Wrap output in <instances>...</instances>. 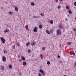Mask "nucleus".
<instances>
[{
	"instance_id": "43",
	"label": "nucleus",
	"mask_w": 76,
	"mask_h": 76,
	"mask_svg": "<svg viewBox=\"0 0 76 76\" xmlns=\"http://www.w3.org/2000/svg\"><path fill=\"white\" fill-rule=\"evenodd\" d=\"M65 20H66V21H68V20H67V19L66 18V19H65Z\"/></svg>"
},
{
	"instance_id": "29",
	"label": "nucleus",
	"mask_w": 76,
	"mask_h": 76,
	"mask_svg": "<svg viewBox=\"0 0 76 76\" xmlns=\"http://www.w3.org/2000/svg\"><path fill=\"white\" fill-rule=\"evenodd\" d=\"M50 24H53V20H51L50 21Z\"/></svg>"
},
{
	"instance_id": "42",
	"label": "nucleus",
	"mask_w": 76,
	"mask_h": 76,
	"mask_svg": "<svg viewBox=\"0 0 76 76\" xmlns=\"http://www.w3.org/2000/svg\"><path fill=\"white\" fill-rule=\"evenodd\" d=\"M42 75H44V72H42Z\"/></svg>"
},
{
	"instance_id": "38",
	"label": "nucleus",
	"mask_w": 76,
	"mask_h": 76,
	"mask_svg": "<svg viewBox=\"0 0 76 76\" xmlns=\"http://www.w3.org/2000/svg\"><path fill=\"white\" fill-rule=\"evenodd\" d=\"M55 1L56 3H57V2L58 1V0H55Z\"/></svg>"
},
{
	"instance_id": "26",
	"label": "nucleus",
	"mask_w": 76,
	"mask_h": 76,
	"mask_svg": "<svg viewBox=\"0 0 76 76\" xmlns=\"http://www.w3.org/2000/svg\"><path fill=\"white\" fill-rule=\"evenodd\" d=\"M47 64H48V65H50V62L49 61H48L47 62Z\"/></svg>"
},
{
	"instance_id": "53",
	"label": "nucleus",
	"mask_w": 76,
	"mask_h": 76,
	"mask_svg": "<svg viewBox=\"0 0 76 76\" xmlns=\"http://www.w3.org/2000/svg\"><path fill=\"white\" fill-rule=\"evenodd\" d=\"M64 76H66V75H64Z\"/></svg>"
},
{
	"instance_id": "5",
	"label": "nucleus",
	"mask_w": 76,
	"mask_h": 76,
	"mask_svg": "<svg viewBox=\"0 0 76 76\" xmlns=\"http://www.w3.org/2000/svg\"><path fill=\"white\" fill-rule=\"evenodd\" d=\"M25 28L26 30H27L28 31H29V28H28V25H26L25 26Z\"/></svg>"
},
{
	"instance_id": "1",
	"label": "nucleus",
	"mask_w": 76,
	"mask_h": 76,
	"mask_svg": "<svg viewBox=\"0 0 76 76\" xmlns=\"http://www.w3.org/2000/svg\"><path fill=\"white\" fill-rule=\"evenodd\" d=\"M56 32V35H60L61 34V31L60 30V29H57Z\"/></svg>"
},
{
	"instance_id": "4",
	"label": "nucleus",
	"mask_w": 76,
	"mask_h": 76,
	"mask_svg": "<svg viewBox=\"0 0 76 76\" xmlns=\"http://www.w3.org/2000/svg\"><path fill=\"white\" fill-rule=\"evenodd\" d=\"M2 61H3L4 62H5V61H6V57L5 56L2 57Z\"/></svg>"
},
{
	"instance_id": "12",
	"label": "nucleus",
	"mask_w": 76,
	"mask_h": 76,
	"mask_svg": "<svg viewBox=\"0 0 76 76\" xmlns=\"http://www.w3.org/2000/svg\"><path fill=\"white\" fill-rule=\"evenodd\" d=\"M59 28H60V29H62L63 28V26L62 25H59Z\"/></svg>"
},
{
	"instance_id": "31",
	"label": "nucleus",
	"mask_w": 76,
	"mask_h": 76,
	"mask_svg": "<svg viewBox=\"0 0 76 76\" xmlns=\"http://www.w3.org/2000/svg\"><path fill=\"white\" fill-rule=\"evenodd\" d=\"M61 7V6H60V5L58 6L57 7L58 9H60Z\"/></svg>"
},
{
	"instance_id": "33",
	"label": "nucleus",
	"mask_w": 76,
	"mask_h": 76,
	"mask_svg": "<svg viewBox=\"0 0 76 76\" xmlns=\"http://www.w3.org/2000/svg\"><path fill=\"white\" fill-rule=\"evenodd\" d=\"M58 62L59 63H61H61H62V61H59Z\"/></svg>"
},
{
	"instance_id": "32",
	"label": "nucleus",
	"mask_w": 76,
	"mask_h": 76,
	"mask_svg": "<svg viewBox=\"0 0 76 76\" xmlns=\"http://www.w3.org/2000/svg\"><path fill=\"white\" fill-rule=\"evenodd\" d=\"M38 75L39 76H42V75L41 74V73H39Z\"/></svg>"
},
{
	"instance_id": "21",
	"label": "nucleus",
	"mask_w": 76,
	"mask_h": 76,
	"mask_svg": "<svg viewBox=\"0 0 76 76\" xmlns=\"http://www.w3.org/2000/svg\"><path fill=\"white\" fill-rule=\"evenodd\" d=\"M67 44H68V45H70L71 44H72V42H68Z\"/></svg>"
},
{
	"instance_id": "10",
	"label": "nucleus",
	"mask_w": 76,
	"mask_h": 76,
	"mask_svg": "<svg viewBox=\"0 0 76 76\" xmlns=\"http://www.w3.org/2000/svg\"><path fill=\"white\" fill-rule=\"evenodd\" d=\"M27 64L26 63V62H24L23 63V66H26V65Z\"/></svg>"
},
{
	"instance_id": "41",
	"label": "nucleus",
	"mask_w": 76,
	"mask_h": 76,
	"mask_svg": "<svg viewBox=\"0 0 76 76\" xmlns=\"http://www.w3.org/2000/svg\"><path fill=\"white\" fill-rule=\"evenodd\" d=\"M58 58H60V56L59 55H58Z\"/></svg>"
},
{
	"instance_id": "40",
	"label": "nucleus",
	"mask_w": 76,
	"mask_h": 76,
	"mask_svg": "<svg viewBox=\"0 0 76 76\" xmlns=\"http://www.w3.org/2000/svg\"><path fill=\"white\" fill-rule=\"evenodd\" d=\"M45 48L44 47L43 48H42L43 50H45Z\"/></svg>"
},
{
	"instance_id": "20",
	"label": "nucleus",
	"mask_w": 76,
	"mask_h": 76,
	"mask_svg": "<svg viewBox=\"0 0 76 76\" xmlns=\"http://www.w3.org/2000/svg\"><path fill=\"white\" fill-rule=\"evenodd\" d=\"M28 53H31V50L30 49L28 50Z\"/></svg>"
},
{
	"instance_id": "16",
	"label": "nucleus",
	"mask_w": 76,
	"mask_h": 76,
	"mask_svg": "<svg viewBox=\"0 0 76 76\" xmlns=\"http://www.w3.org/2000/svg\"><path fill=\"white\" fill-rule=\"evenodd\" d=\"M68 13L69 14H72V11H71V10H69L68 11Z\"/></svg>"
},
{
	"instance_id": "28",
	"label": "nucleus",
	"mask_w": 76,
	"mask_h": 76,
	"mask_svg": "<svg viewBox=\"0 0 76 76\" xmlns=\"http://www.w3.org/2000/svg\"><path fill=\"white\" fill-rule=\"evenodd\" d=\"M40 15L41 16H44V14L43 13H41L40 14Z\"/></svg>"
},
{
	"instance_id": "45",
	"label": "nucleus",
	"mask_w": 76,
	"mask_h": 76,
	"mask_svg": "<svg viewBox=\"0 0 76 76\" xmlns=\"http://www.w3.org/2000/svg\"><path fill=\"white\" fill-rule=\"evenodd\" d=\"M19 74L20 75H22V73L20 72V73H19Z\"/></svg>"
},
{
	"instance_id": "47",
	"label": "nucleus",
	"mask_w": 76,
	"mask_h": 76,
	"mask_svg": "<svg viewBox=\"0 0 76 76\" xmlns=\"http://www.w3.org/2000/svg\"><path fill=\"white\" fill-rule=\"evenodd\" d=\"M60 47H61V44L60 45Z\"/></svg>"
},
{
	"instance_id": "11",
	"label": "nucleus",
	"mask_w": 76,
	"mask_h": 76,
	"mask_svg": "<svg viewBox=\"0 0 76 76\" xmlns=\"http://www.w3.org/2000/svg\"><path fill=\"white\" fill-rule=\"evenodd\" d=\"M15 10L16 11H17V12H18V7H15Z\"/></svg>"
},
{
	"instance_id": "23",
	"label": "nucleus",
	"mask_w": 76,
	"mask_h": 76,
	"mask_svg": "<svg viewBox=\"0 0 76 76\" xmlns=\"http://www.w3.org/2000/svg\"><path fill=\"white\" fill-rule=\"evenodd\" d=\"M40 56L42 59L43 58V56H42V55H40Z\"/></svg>"
},
{
	"instance_id": "50",
	"label": "nucleus",
	"mask_w": 76,
	"mask_h": 76,
	"mask_svg": "<svg viewBox=\"0 0 76 76\" xmlns=\"http://www.w3.org/2000/svg\"><path fill=\"white\" fill-rule=\"evenodd\" d=\"M18 58H20V57H19V56H18Z\"/></svg>"
},
{
	"instance_id": "36",
	"label": "nucleus",
	"mask_w": 76,
	"mask_h": 76,
	"mask_svg": "<svg viewBox=\"0 0 76 76\" xmlns=\"http://www.w3.org/2000/svg\"><path fill=\"white\" fill-rule=\"evenodd\" d=\"M12 48H13V49H15V46H14V45L13 46Z\"/></svg>"
},
{
	"instance_id": "48",
	"label": "nucleus",
	"mask_w": 76,
	"mask_h": 76,
	"mask_svg": "<svg viewBox=\"0 0 76 76\" xmlns=\"http://www.w3.org/2000/svg\"><path fill=\"white\" fill-rule=\"evenodd\" d=\"M1 9H2V10H3V8L2 7V8H1Z\"/></svg>"
},
{
	"instance_id": "6",
	"label": "nucleus",
	"mask_w": 76,
	"mask_h": 76,
	"mask_svg": "<svg viewBox=\"0 0 76 76\" xmlns=\"http://www.w3.org/2000/svg\"><path fill=\"white\" fill-rule=\"evenodd\" d=\"M53 28H51L50 30V32L51 34L53 33Z\"/></svg>"
},
{
	"instance_id": "51",
	"label": "nucleus",
	"mask_w": 76,
	"mask_h": 76,
	"mask_svg": "<svg viewBox=\"0 0 76 76\" xmlns=\"http://www.w3.org/2000/svg\"><path fill=\"white\" fill-rule=\"evenodd\" d=\"M63 53H64V54H65V53H64V52Z\"/></svg>"
},
{
	"instance_id": "52",
	"label": "nucleus",
	"mask_w": 76,
	"mask_h": 76,
	"mask_svg": "<svg viewBox=\"0 0 76 76\" xmlns=\"http://www.w3.org/2000/svg\"><path fill=\"white\" fill-rule=\"evenodd\" d=\"M68 16H69V15H67Z\"/></svg>"
},
{
	"instance_id": "2",
	"label": "nucleus",
	"mask_w": 76,
	"mask_h": 76,
	"mask_svg": "<svg viewBox=\"0 0 76 76\" xmlns=\"http://www.w3.org/2000/svg\"><path fill=\"white\" fill-rule=\"evenodd\" d=\"M1 39V41L3 44H5L6 42V40L5 39H4V37H0Z\"/></svg>"
},
{
	"instance_id": "25",
	"label": "nucleus",
	"mask_w": 76,
	"mask_h": 76,
	"mask_svg": "<svg viewBox=\"0 0 76 76\" xmlns=\"http://www.w3.org/2000/svg\"><path fill=\"white\" fill-rule=\"evenodd\" d=\"M71 54H73V56H75V53L74 52H73V51H72V52H71Z\"/></svg>"
},
{
	"instance_id": "54",
	"label": "nucleus",
	"mask_w": 76,
	"mask_h": 76,
	"mask_svg": "<svg viewBox=\"0 0 76 76\" xmlns=\"http://www.w3.org/2000/svg\"><path fill=\"white\" fill-rule=\"evenodd\" d=\"M75 35H76V34H75Z\"/></svg>"
},
{
	"instance_id": "18",
	"label": "nucleus",
	"mask_w": 76,
	"mask_h": 76,
	"mask_svg": "<svg viewBox=\"0 0 76 76\" xmlns=\"http://www.w3.org/2000/svg\"><path fill=\"white\" fill-rule=\"evenodd\" d=\"M39 28L40 29H41L42 28V25H40L39 26Z\"/></svg>"
},
{
	"instance_id": "17",
	"label": "nucleus",
	"mask_w": 76,
	"mask_h": 76,
	"mask_svg": "<svg viewBox=\"0 0 76 76\" xmlns=\"http://www.w3.org/2000/svg\"><path fill=\"white\" fill-rule=\"evenodd\" d=\"M39 72H40V73H43L44 72V71L42 69H40L39 70Z\"/></svg>"
},
{
	"instance_id": "49",
	"label": "nucleus",
	"mask_w": 76,
	"mask_h": 76,
	"mask_svg": "<svg viewBox=\"0 0 76 76\" xmlns=\"http://www.w3.org/2000/svg\"><path fill=\"white\" fill-rule=\"evenodd\" d=\"M60 1H63V0H60Z\"/></svg>"
},
{
	"instance_id": "46",
	"label": "nucleus",
	"mask_w": 76,
	"mask_h": 76,
	"mask_svg": "<svg viewBox=\"0 0 76 76\" xmlns=\"http://www.w3.org/2000/svg\"><path fill=\"white\" fill-rule=\"evenodd\" d=\"M4 53H6V51H5V50H4Z\"/></svg>"
},
{
	"instance_id": "14",
	"label": "nucleus",
	"mask_w": 76,
	"mask_h": 76,
	"mask_svg": "<svg viewBox=\"0 0 76 76\" xmlns=\"http://www.w3.org/2000/svg\"><path fill=\"white\" fill-rule=\"evenodd\" d=\"M30 44V42H28V43H27L26 44V45L27 46V47H29V44Z\"/></svg>"
},
{
	"instance_id": "8",
	"label": "nucleus",
	"mask_w": 76,
	"mask_h": 76,
	"mask_svg": "<svg viewBox=\"0 0 76 76\" xmlns=\"http://www.w3.org/2000/svg\"><path fill=\"white\" fill-rule=\"evenodd\" d=\"M46 33H47V34H48V35H50V31H48V30H46Z\"/></svg>"
},
{
	"instance_id": "37",
	"label": "nucleus",
	"mask_w": 76,
	"mask_h": 76,
	"mask_svg": "<svg viewBox=\"0 0 76 76\" xmlns=\"http://www.w3.org/2000/svg\"><path fill=\"white\" fill-rule=\"evenodd\" d=\"M21 61H22V60H21V59H20L19 60V62H20Z\"/></svg>"
},
{
	"instance_id": "3",
	"label": "nucleus",
	"mask_w": 76,
	"mask_h": 76,
	"mask_svg": "<svg viewBox=\"0 0 76 76\" xmlns=\"http://www.w3.org/2000/svg\"><path fill=\"white\" fill-rule=\"evenodd\" d=\"M37 30H38V27H36L34 28L33 31L34 32H37Z\"/></svg>"
},
{
	"instance_id": "22",
	"label": "nucleus",
	"mask_w": 76,
	"mask_h": 76,
	"mask_svg": "<svg viewBox=\"0 0 76 76\" xmlns=\"http://www.w3.org/2000/svg\"><path fill=\"white\" fill-rule=\"evenodd\" d=\"M9 13L10 15H12V14L13 13V12H9Z\"/></svg>"
},
{
	"instance_id": "24",
	"label": "nucleus",
	"mask_w": 76,
	"mask_h": 76,
	"mask_svg": "<svg viewBox=\"0 0 76 76\" xmlns=\"http://www.w3.org/2000/svg\"><path fill=\"white\" fill-rule=\"evenodd\" d=\"M31 4V6H34V5H35V3L34 2H32Z\"/></svg>"
},
{
	"instance_id": "13",
	"label": "nucleus",
	"mask_w": 76,
	"mask_h": 76,
	"mask_svg": "<svg viewBox=\"0 0 76 76\" xmlns=\"http://www.w3.org/2000/svg\"><path fill=\"white\" fill-rule=\"evenodd\" d=\"M9 32V30L6 29L4 31V33H6L7 32Z\"/></svg>"
},
{
	"instance_id": "55",
	"label": "nucleus",
	"mask_w": 76,
	"mask_h": 76,
	"mask_svg": "<svg viewBox=\"0 0 76 76\" xmlns=\"http://www.w3.org/2000/svg\"><path fill=\"white\" fill-rule=\"evenodd\" d=\"M55 18H56V17H55Z\"/></svg>"
},
{
	"instance_id": "39",
	"label": "nucleus",
	"mask_w": 76,
	"mask_h": 76,
	"mask_svg": "<svg viewBox=\"0 0 76 76\" xmlns=\"http://www.w3.org/2000/svg\"><path fill=\"white\" fill-rule=\"evenodd\" d=\"M74 31H76V28H74Z\"/></svg>"
},
{
	"instance_id": "9",
	"label": "nucleus",
	"mask_w": 76,
	"mask_h": 76,
	"mask_svg": "<svg viewBox=\"0 0 76 76\" xmlns=\"http://www.w3.org/2000/svg\"><path fill=\"white\" fill-rule=\"evenodd\" d=\"M1 69H2V70H4V66H1Z\"/></svg>"
},
{
	"instance_id": "27",
	"label": "nucleus",
	"mask_w": 76,
	"mask_h": 76,
	"mask_svg": "<svg viewBox=\"0 0 76 76\" xmlns=\"http://www.w3.org/2000/svg\"><path fill=\"white\" fill-rule=\"evenodd\" d=\"M66 8L67 10H69V7L68 6H66Z\"/></svg>"
},
{
	"instance_id": "19",
	"label": "nucleus",
	"mask_w": 76,
	"mask_h": 76,
	"mask_svg": "<svg viewBox=\"0 0 76 76\" xmlns=\"http://www.w3.org/2000/svg\"><path fill=\"white\" fill-rule=\"evenodd\" d=\"M21 59H22V60H25V58L24 57H21Z\"/></svg>"
},
{
	"instance_id": "30",
	"label": "nucleus",
	"mask_w": 76,
	"mask_h": 76,
	"mask_svg": "<svg viewBox=\"0 0 76 76\" xmlns=\"http://www.w3.org/2000/svg\"><path fill=\"white\" fill-rule=\"evenodd\" d=\"M17 45H18V47H19L20 46V45L19 44V43L18 42L17 43Z\"/></svg>"
},
{
	"instance_id": "15",
	"label": "nucleus",
	"mask_w": 76,
	"mask_h": 76,
	"mask_svg": "<svg viewBox=\"0 0 76 76\" xmlns=\"http://www.w3.org/2000/svg\"><path fill=\"white\" fill-rule=\"evenodd\" d=\"M9 67L10 69H12V65H9Z\"/></svg>"
},
{
	"instance_id": "34",
	"label": "nucleus",
	"mask_w": 76,
	"mask_h": 76,
	"mask_svg": "<svg viewBox=\"0 0 76 76\" xmlns=\"http://www.w3.org/2000/svg\"><path fill=\"white\" fill-rule=\"evenodd\" d=\"M74 5L75 6H76V2H75L74 3Z\"/></svg>"
},
{
	"instance_id": "44",
	"label": "nucleus",
	"mask_w": 76,
	"mask_h": 76,
	"mask_svg": "<svg viewBox=\"0 0 76 76\" xmlns=\"http://www.w3.org/2000/svg\"><path fill=\"white\" fill-rule=\"evenodd\" d=\"M74 64L75 66H76V62H75L74 63Z\"/></svg>"
},
{
	"instance_id": "7",
	"label": "nucleus",
	"mask_w": 76,
	"mask_h": 76,
	"mask_svg": "<svg viewBox=\"0 0 76 76\" xmlns=\"http://www.w3.org/2000/svg\"><path fill=\"white\" fill-rule=\"evenodd\" d=\"M35 44H36V42L33 41V43L31 44V45H34Z\"/></svg>"
},
{
	"instance_id": "35",
	"label": "nucleus",
	"mask_w": 76,
	"mask_h": 76,
	"mask_svg": "<svg viewBox=\"0 0 76 76\" xmlns=\"http://www.w3.org/2000/svg\"><path fill=\"white\" fill-rule=\"evenodd\" d=\"M33 18H34V19H35V18H37V17H36L35 15H34L33 16Z\"/></svg>"
}]
</instances>
